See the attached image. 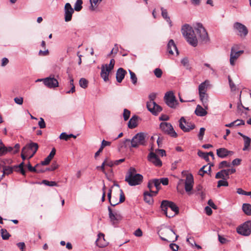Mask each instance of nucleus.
<instances>
[{"mask_svg":"<svg viewBox=\"0 0 251 251\" xmlns=\"http://www.w3.org/2000/svg\"><path fill=\"white\" fill-rule=\"evenodd\" d=\"M102 0H90L91 6L90 9L94 11L99 4H100Z\"/></svg>","mask_w":251,"mask_h":251,"instance_id":"40","label":"nucleus"},{"mask_svg":"<svg viewBox=\"0 0 251 251\" xmlns=\"http://www.w3.org/2000/svg\"><path fill=\"white\" fill-rule=\"evenodd\" d=\"M243 52V50H238L237 46L233 47L231 50L230 63H234Z\"/></svg>","mask_w":251,"mask_h":251,"instance_id":"18","label":"nucleus"},{"mask_svg":"<svg viewBox=\"0 0 251 251\" xmlns=\"http://www.w3.org/2000/svg\"><path fill=\"white\" fill-rule=\"evenodd\" d=\"M119 50L118 45L116 44L112 49L110 53L108 54V56H110L112 58L110 59L109 63H115V61L113 57L116 55Z\"/></svg>","mask_w":251,"mask_h":251,"instance_id":"32","label":"nucleus"},{"mask_svg":"<svg viewBox=\"0 0 251 251\" xmlns=\"http://www.w3.org/2000/svg\"><path fill=\"white\" fill-rule=\"evenodd\" d=\"M160 184L162 183L163 185H167L169 184V179L167 177H163L159 179Z\"/></svg>","mask_w":251,"mask_h":251,"instance_id":"63","label":"nucleus"},{"mask_svg":"<svg viewBox=\"0 0 251 251\" xmlns=\"http://www.w3.org/2000/svg\"><path fill=\"white\" fill-rule=\"evenodd\" d=\"M160 207L166 217L172 218L178 214V207L174 202L167 200H163Z\"/></svg>","mask_w":251,"mask_h":251,"instance_id":"1","label":"nucleus"},{"mask_svg":"<svg viewBox=\"0 0 251 251\" xmlns=\"http://www.w3.org/2000/svg\"><path fill=\"white\" fill-rule=\"evenodd\" d=\"M126 72L122 68L118 69L116 72V80L118 82L121 83L124 78Z\"/></svg>","mask_w":251,"mask_h":251,"instance_id":"23","label":"nucleus"},{"mask_svg":"<svg viewBox=\"0 0 251 251\" xmlns=\"http://www.w3.org/2000/svg\"><path fill=\"white\" fill-rule=\"evenodd\" d=\"M129 142L131 143V140L128 139H125V140H124L120 143V144L119 145L120 148H126L127 144H128Z\"/></svg>","mask_w":251,"mask_h":251,"instance_id":"56","label":"nucleus"},{"mask_svg":"<svg viewBox=\"0 0 251 251\" xmlns=\"http://www.w3.org/2000/svg\"><path fill=\"white\" fill-rule=\"evenodd\" d=\"M176 52V55L178 54V50L176 48V46L173 39L169 41L167 47V51L169 55H173L174 54V51Z\"/></svg>","mask_w":251,"mask_h":251,"instance_id":"20","label":"nucleus"},{"mask_svg":"<svg viewBox=\"0 0 251 251\" xmlns=\"http://www.w3.org/2000/svg\"><path fill=\"white\" fill-rule=\"evenodd\" d=\"M59 138L61 140L68 141L69 139V134H67L66 132H62L60 135Z\"/></svg>","mask_w":251,"mask_h":251,"instance_id":"61","label":"nucleus"},{"mask_svg":"<svg viewBox=\"0 0 251 251\" xmlns=\"http://www.w3.org/2000/svg\"><path fill=\"white\" fill-rule=\"evenodd\" d=\"M94 54V50L91 47H88L85 49V52H83L82 54H80L79 52H77V55L79 57V62L81 63L82 59L81 57L83 58H88L91 55H92Z\"/></svg>","mask_w":251,"mask_h":251,"instance_id":"21","label":"nucleus"},{"mask_svg":"<svg viewBox=\"0 0 251 251\" xmlns=\"http://www.w3.org/2000/svg\"><path fill=\"white\" fill-rule=\"evenodd\" d=\"M139 117L137 115L133 116L128 123V127L130 129H133L137 126V121Z\"/></svg>","mask_w":251,"mask_h":251,"instance_id":"30","label":"nucleus"},{"mask_svg":"<svg viewBox=\"0 0 251 251\" xmlns=\"http://www.w3.org/2000/svg\"><path fill=\"white\" fill-rule=\"evenodd\" d=\"M199 93L200 100H201L203 107L205 109H208V94H207L205 92Z\"/></svg>","mask_w":251,"mask_h":251,"instance_id":"26","label":"nucleus"},{"mask_svg":"<svg viewBox=\"0 0 251 251\" xmlns=\"http://www.w3.org/2000/svg\"><path fill=\"white\" fill-rule=\"evenodd\" d=\"M228 183L226 179H222L218 181L217 187L219 188L221 186H228Z\"/></svg>","mask_w":251,"mask_h":251,"instance_id":"48","label":"nucleus"},{"mask_svg":"<svg viewBox=\"0 0 251 251\" xmlns=\"http://www.w3.org/2000/svg\"><path fill=\"white\" fill-rule=\"evenodd\" d=\"M148 110L154 115H157L162 110V108L154 101H149L147 102Z\"/></svg>","mask_w":251,"mask_h":251,"instance_id":"13","label":"nucleus"},{"mask_svg":"<svg viewBox=\"0 0 251 251\" xmlns=\"http://www.w3.org/2000/svg\"><path fill=\"white\" fill-rule=\"evenodd\" d=\"M106 164V160H104L101 166H97L96 167L97 170H101L102 173L105 175V176H107V173L105 171V166Z\"/></svg>","mask_w":251,"mask_h":251,"instance_id":"51","label":"nucleus"},{"mask_svg":"<svg viewBox=\"0 0 251 251\" xmlns=\"http://www.w3.org/2000/svg\"><path fill=\"white\" fill-rule=\"evenodd\" d=\"M206 109H205V108H203L200 105H198L195 111V113L196 114V115L198 116H204L207 114Z\"/></svg>","mask_w":251,"mask_h":251,"instance_id":"29","label":"nucleus"},{"mask_svg":"<svg viewBox=\"0 0 251 251\" xmlns=\"http://www.w3.org/2000/svg\"><path fill=\"white\" fill-rule=\"evenodd\" d=\"M15 171V168L13 167H11L9 166H3L2 171H0V173L2 174L0 175V180L2 179V177L5 175H8L12 173L13 171Z\"/></svg>","mask_w":251,"mask_h":251,"instance_id":"28","label":"nucleus"},{"mask_svg":"<svg viewBox=\"0 0 251 251\" xmlns=\"http://www.w3.org/2000/svg\"><path fill=\"white\" fill-rule=\"evenodd\" d=\"M152 182L154 184V186L156 188V190H159L161 189V187L159 179H152Z\"/></svg>","mask_w":251,"mask_h":251,"instance_id":"50","label":"nucleus"},{"mask_svg":"<svg viewBox=\"0 0 251 251\" xmlns=\"http://www.w3.org/2000/svg\"><path fill=\"white\" fill-rule=\"evenodd\" d=\"M154 75L157 78H160L162 75V71L160 68H156L153 71Z\"/></svg>","mask_w":251,"mask_h":251,"instance_id":"54","label":"nucleus"},{"mask_svg":"<svg viewBox=\"0 0 251 251\" xmlns=\"http://www.w3.org/2000/svg\"><path fill=\"white\" fill-rule=\"evenodd\" d=\"M217 155L221 158H225L229 154H232L233 152L227 150L224 148H221L217 150Z\"/></svg>","mask_w":251,"mask_h":251,"instance_id":"22","label":"nucleus"},{"mask_svg":"<svg viewBox=\"0 0 251 251\" xmlns=\"http://www.w3.org/2000/svg\"><path fill=\"white\" fill-rule=\"evenodd\" d=\"M179 126L185 132H189L195 128V125L192 122H187L186 119L181 117L179 120Z\"/></svg>","mask_w":251,"mask_h":251,"instance_id":"11","label":"nucleus"},{"mask_svg":"<svg viewBox=\"0 0 251 251\" xmlns=\"http://www.w3.org/2000/svg\"><path fill=\"white\" fill-rule=\"evenodd\" d=\"M130 115V112L129 110L127 109L124 110L123 117L125 121H127L129 119Z\"/></svg>","mask_w":251,"mask_h":251,"instance_id":"55","label":"nucleus"},{"mask_svg":"<svg viewBox=\"0 0 251 251\" xmlns=\"http://www.w3.org/2000/svg\"><path fill=\"white\" fill-rule=\"evenodd\" d=\"M228 80L229 82V85L230 88L231 89V91H234L236 90V86L234 83V82L232 81L231 78H230V76H228Z\"/></svg>","mask_w":251,"mask_h":251,"instance_id":"47","label":"nucleus"},{"mask_svg":"<svg viewBox=\"0 0 251 251\" xmlns=\"http://www.w3.org/2000/svg\"><path fill=\"white\" fill-rule=\"evenodd\" d=\"M194 183L193 175L191 174L187 175L185 180V190L188 195H191L193 193L191 191L193 190Z\"/></svg>","mask_w":251,"mask_h":251,"instance_id":"15","label":"nucleus"},{"mask_svg":"<svg viewBox=\"0 0 251 251\" xmlns=\"http://www.w3.org/2000/svg\"><path fill=\"white\" fill-rule=\"evenodd\" d=\"M39 146L37 143L31 142L27 144L22 149V152H24L26 150H33V154H35L38 149Z\"/></svg>","mask_w":251,"mask_h":251,"instance_id":"24","label":"nucleus"},{"mask_svg":"<svg viewBox=\"0 0 251 251\" xmlns=\"http://www.w3.org/2000/svg\"><path fill=\"white\" fill-rule=\"evenodd\" d=\"M38 126L40 128H44L46 127V123L43 118H40V121L38 122Z\"/></svg>","mask_w":251,"mask_h":251,"instance_id":"62","label":"nucleus"},{"mask_svg":"<svg viewBox=\"0 0 251 251\" xmlns=\"http://www.w3.org/2000/svg\"><path fill=\"white\" fill-rule=\"evenodd\" d=\"M65 10V21L68 22L72 20V15L74 12V10L69 3H66L64 7Z\"/></svg>","mask_w":251,"mask_h":251,"instance_id":"16","label":"nucleus"},{"mask_svg":"<svg viewBox=\"0 0 251 251\" xmlns=\"http://www.w3.org/2000/svg\"><path fill=\"white\" fill-rule=\"evenodd\" d=\"M243 139L244 141V146L243 148V150L245 151L248 150L249 147H250L251 143V139L247 136H245Z\"/></svg>","mask_w":251,"mask_h":251,"instance_id":"39","label":"nucleus"},{"mask_svg":"<svg viewBox=\"0 0 251 251\" xmlns=\"http://www.w3.org/2000/svg\"><path fill=\"white\" fill-rule=\"evenodd\" d=\"M160 128L165 134L173 138L177 137V133L175 131L172 125L169 123L162 122L160 124Z\"/></svg>","mask_w":251,"mask_h":251,"instance_id":"5","label":"nucleus"},{"mask_svg":"<svg viewBox=\"0 0 251 251\" xmlns=\"http://www.w3.org/2000/svg\"><path fill=\"white\" fill-rule=\"evenodd\" d=\"M161 15L163 18L166 21V22L170 25V26H172V22L170 19V18L168 15V13L167 10L164 8L163 7H161Z\"/></svg>","mask_w":251,"mask_h":251,"instance_id":"31","label":"nucleus"},{"mask_svg":"<svg viewBox=\"0 0 251 251\" xmlns=\"http://www.w3.org/2000/svg\"><path fill=\"white\" fill-rule=\"evenodd\" d=\"M147 134L139 132L136 134L131 140L130 148H138L139 146H145L147 144L146 138Z\"/></svg>","mask_w":251,"mask_h":251,"instance_id":"4","label":"nucleus"},{"mask_svg":"<svg viewBox=\"0 0 251 251\" xmlns=\"http://www.w3.org/2000/svg\"><path fill=\"white\" fill-rule=\"evenodd\" d=\"M115 64H105L101 67L100 76L105 82L109 80L108 76L114 68Z\"/></svg>","mask_w":251,"mask_h":251,"instance_id":"8","label":"nucleus"},{"mask_svg":"<svg viewBox=\"0 0 251 251\" xmlns=\"http://www.w3.org/2000/svg\"><path fill=\"white\" fill-rule=\"evenodd\" d=\"M230 167V164L229 163L227 162L226 161H223L221 162L219 165V168L222 169L224 167Z\"/></svg>","mask_w":251,"mask_h":251,"instance_id":"53","label":"nucleus"},{"mask_svg":"<svg viewBox=\"0 0 251 251\" xmlns=\"http://www.w3.org/2000/svg\"><path fill=\"white\" fill-rule=\"evenodd\" d=\"M158 234L162 240L169 242H175L178 237V235H176V232L170 226L162 228L158 231Z\"/></svg>","mask_w":251,"mask_h":251,"instance_id":"3","label":"nucleus"},{"mask_svg":"<svg viewBox=\"0 0 251 251\" xmlns=\"http://www.w3.org/2000/svg\"><path fill=\"white\" fill-rule=\"evenodd\" d=\"M79 85L83 88H86L88 86V81L84 78H81L79 81Z\"/></svg>","mask_w":251,"mask_h":251,"instance_id":"45","label":"nucleus"},{"mask_svg":"<svg viewBox=\"0 0 251 251\" xmlns=\"http://www.w3.org/2000/svg\"><path fill=\"white\" fill-rule=\"evenodd\" d=\"M208 84L209 81L208 80H205L200 84L199 86V93H206Z\"/></svg>","mask_w":251,"mask_h":251,"instance_id":"36","label":"nucleus"},{"mask_svg":"<svg viewBox=\"0 0 251 251\" xmlns=\"http://www.w3.org/2000/svg\"><path fill=\"white\" fill-rule=\"evenodd\" d=\"M242 210L247 215H251V204L244 203L242 206Z\"/></svg>","mask_w":251,"mask_h":251,"instance_id":"37","label":"nucleus"},{"mask_svg":"<svg viewBox=\"0 0 251 251\" xmlns=\"http://www.w3.org/2000/svg\"><path fill=\"white\" fill-rule=\"evenodd\" d=\"M129 73L130 75V79L132 81V83L135 85L137 82V78L136 77L135 74L130 70H129Z\"/></svg>","mask_w":251,"mask_h":251,"instance_id":"46","label":"nucleus"},{"mask_svg":"<svg viewBox=\"0 0 251 251\" xmlns=\"http://www.w3.org/2000/svg\"><path fill=\"white\" fill-rule=\"evenodd\" d=\"M169 247L173 251H177L179 248V246L174 243L170 244Z\"/></svg>","mask_w":251,"mask_h":251,"instance_id":"64","label":"nucleus"},{"mask_svg":"<svg viewBox=\"0 0 251 251\" xmlns=\"http://www.w3.org/2000/svg\"><path fill=\"white\" fill-rule=\"evenodd\" d=\"M41 47L43 48L45 50H40L39 52V54L42 56H46L49 54V51L48 49H46V42L44 41H42L41 43Z\"/></svg>","mask_w":251,"mask_h":251,"instance_id":"38","label":"nucleus"},{"mask_svg":"<svg viewBox=\"0 0 251 251\" xmlns=\"http://www.w3.org/2000/svg\"><path fill=\"white\" fill-rule=\"evenodd\" d=\"M233 29L241 38H245L248 33L247 27L242 24L236 22L233 25Z\"/></svg>","mask_w":251,"mask_h":251,"instance_id":"9","label":"nucleus"},{"mask_svg":"<svg viewBox=\"0 0 251 251\" xmlns=\"http://www.w3.org/2000/svg\"><path fill=\"white\" fill-rule=\"evenodd\" d=\"M202 190V186L201 184H198L194 190L193 193H195L196 195H199V194H200L201 192L203 191Z\"/></svg>","mask_w":251,"mask_h":251,"instance_id":"49","label":"nucleus"},{"mask_svg":"<svg viewBox=\"0 0 251 251\" xmlns=\"http://www.w3.org/2000/svg\"><path fill=\"white\" fill-rule=\"evenodd\" d=\"M83 3L82 0H77L74 6V9L76 11H80L82 8V4Z\"/></svg>","mask_w":251,"mask_h":251,"instance_id":"42","label":"nucleus"},{"mask_svg":"<svg viewBox=\"0 0 251 251\" xmlns=\"http://www.w3.org/2000/svg\"><path fill=\"white\" fill-rule=\"evenodd\" d=\"M152 197V194L150 192H145L144 193V201L149 204H151L153 203V200Z\"/></svg>","mask_w":251,"mask_h":251,"instance_id":"34","label":"nucleus"},{"mask_svg":"<svg viewBox=\"0 0 251 251\" xmlns=\"http://www.w3.org/2000/svg\"><path fill=\"white\" fill-rule=\"evenodd\" d=\"M143 176L142 175L136 174L135 175H127L125 178L126 181L130 186H135L140 184L143 181Z\"/></svg>","mask_w":251,"mask_h":251,"instance_id":"6","label":"nucleus"},{"mask_svg":"<svg viewBox=\"0 0 251 251\" xmlns=\"http://www.w3.org/2000/svg\"><path fill=\"white\" fill-rule=\"evenodd\" d=\"M235 172L236 169L234 168L223 169L216 173L215 178L216 179H226L229 178L230 174H234Z\"/></svg>","mask_w":251,"mask_h":251,"instance_id":"14","label":"nucleus"},{"mask_svg":"<svg viewBox=\"0 0 251 251\" xmlns=\"http://www.w3.org/2000/svg\"><path fill=\"white\" fill-rule=\"evenodd\" d=\"M108 210L109 212V217L111 221L114 223L115 221H118L119 220V215L117 213H113L110 207H108Z\"/></svg>","mask_w":251,"mask_h":251,"instance_id":"35","label":"nucleus"},{"mask_svg":"<svg viewBox=\"0 0 251 251\" xmlns=\"http://www.w3.org/2000/svg\"><path fill=\"white\" fill-rule=\"evenodd\" d=\"M148 159L157 167H161L162 165V161L157 155L153 152H151L148 156Z\"/></svg>","mask_w":251,"mask_h":251,"instance_id":"19","label":"nucleus"},{"mask_svg":"<svg viewBox=\"0 0 251 251\" xmlns=\"http://www.w3.org/2000/svg\"><path fill=\"white\" fill-rule=\"evenodd\" d=\"M237 232L245 236H249L251 233V221H248L237 227Z\"/></svg>","mask_w":251,"mask_h":251,"instance_id":"7","label":"nucleus"},{"mask_svg":"<svg viewBox=\"0 0 251 251\" xmlns=\"http://www.w3.org/2000/svg\"><path fill=\"white\" fill-rule=\"evenodd\" d=\"M96 244L100 248H103L106 246L105 243L104 235L102 233H100L98 235V239L96 241Z\"/></svg>","mask_w":251,"mask_h":251,"instance_id":"25","label":"nucleus"},{"mask_svg":"<svg viewBox=\"0 0 251 251\" xmlns=\"http://www.w3.org/2000/svg\"><path fill=\"white\" fill-rule=\"evenodd\" d=\"M1 236L3 240H7L10 237V234L8 232L6 229L1 228L0 230Z\"/></svg>","mask_w":251,"mask_h":251,"instance_id":"41","label":"nucleus"},{"mask_svg":"<svg viewBox=\"0 0 251 251\" xmlns=\"http://www.w3.org/2000/svg\"><path fill=\"white\" fill-rule=\"evenodd\" d=\"M164 100L166 104L171 108H174L178 103L176 98L172 91L167 92L164 96Z\"/></svg>","mask_w":251,"mask_h":251,"instance_id":"10","label":"nucleus"},{"mask_svg":"<svg viewBox=\"0 0 251 251\" xmlns=\"http://www.w3.org/2000/svg\"><path fill=\"white\" fill-rule=\"evenodd\" d=\"M25 163L24 161L21 162L19 165H15L14 166L15 171L20 172L22 175H25V171L24 168Z\"/></svg>","mask_w":251,"mask_h":251,"instance_id":"33","label":"nucleus"},{"mask_svg":"<svg viewBox=\"0 0 251 251\" xmlns=\"http://www.w3.org/2000/svg\"><path fill=\"white\" fill-rule=\"evenodd\" d=\"M181 32L187 41L193 47L197 46L198 39L195 32L191 26L187 24L184 25L181 28Z\"/></svg>","mask_w":251,"mask_h":251,"instance_id":"2","label":"nucleus"},{"mask_svg":"<svg viewBox=\"0 0 251 251\" xmlns=\"http://www.w3.org/2000/svg\"><path fill=\"white\" fill-rule=\"evenodd\" d=\"M58 167V165L57 164L56 162H53L51 165L46 169V171H52L56 169Z\"/></svg>","mask_w":251,"mask_h":251,"instance_id":"57","label":"nucleus"},{"mask_svg":"<svg viewBox=\"0 0 251 251\" xmlns=\"http://www.w3.org/2000/svg\"><path fill=\"white\" fill-rule=\"evenodd\" d=\"M40 166H41L40 164H37L36 165V166L34 167H33L31 166L29 161L28 162V163L27 164V167L28 170L30 172H34V173L37 171V169H36V168L39 167Z\"/></svg>","mask_w":251,"mask_h":251,"instance_id":"43","label":"nucleus"},{"mask_svg":"<svg viewBox=\"0 0 251 251\" xmlns=\"http://www.w3.org/2000/svg\"><path fill=\"white\" fill-rule=\"evenodd\" d=\"M120 200H119V201L118 202V204H119L120 203H122L125 201V196L123 191L122 189H120Z\"/></svg>","mask_w":251,"mask_h":251,"instance_id":"60","label":"nucleus"},{"mask_svg":"<svg viewBox=\"0 0 251 251\" xmlns=\"http://www.w3.org/2000/svg\"><path fill=\"white\" fill-rule=\"evenodd\" d=\"M56 150L55 148H53L50 153L49 155L45 159V160L41 162V165H47L49 164L50 160L54 157L55 154Z\"/></svg>","mask_w":251,"mask_h":251,"instance_id":"27","label":"nucleus"},{"mask_svg":"<svg viewBox=\"0 0 251 251\" xmlns=\"http://www.w3.org/2000/svg\"><path fill=\"white\" fill-rule=\"evenodd\" d=\"M195 31L202 42L206 43L209 41L208 33L201 24H197V27L195 28Z\"/></svg>","mask_w":251,"mask_h":251,"instance_id":"12","label":"nucleus"},{"mask_svg":"<svg viewBox=\"0 0 251 251\" xmlns=\"http://www.w3.org/2000/svg\"><path fill=\"white\" fill-rule=\"evenodd\" d=\"M198 155L204 159L206 162L209 161V157L207 155V153L204 152L200 150H199L198 152Z\"/></svg>","mask_w":251,"mask_h":251,"instance_id":"44","label":"nucleus"},{"mask_svg":"<svg viewBox=\"0 0 251 251\" xmlns=\"http://www.w3.org/2000/svg\"><path fill=\"white\" fill-rule=\"evenodd\" d=\"M45 85L49 88H54L58 86V82L53 76L45 78Z\"/></svg>","mask_w":251,"mask_h":251,"instance_id":"17","label":"nucleus"},{"mask_svg":"<svg viewBox=\"0 0 251 251\" xmlns=\"http://www.w3.org/2000/svg\"><path fill=\"white\" fill-rule=\"evenodd\" d=\"M6 154V147L2 142V145H0V156Z\"/></svg>","mask_w":251,"mask_h":251,"instance_id":"59","label":"nucleus"},{"mask_svg":"<svg viewBox=\"0 0 251 251\" xmlns=\"http://www.w3.org/2000/svg\"><path fill=\"white\" fill-rule=\"evenodd\" d=\"M42 183L49 186H57V183L55 181H48L47 180H43L42 181Z\"/></svg>","mask_w":251,"mask_h":251,"instance_id":"52","label":"nucleus"},{"mask_svg":"<svg viewBox=\"0 0 251 251\" xmlns=\"http://www.w3.org/2000/svg\"><path fill=\"white\" fill-rule=\"evenodd\" d=\"M205 129L204 127H201L198 134V138L200 140H202L204 135Z\"/></svg>","mask_w":251,"mask_h":251,"instance_id":"58","label":"nucleus"}]
</instances>
